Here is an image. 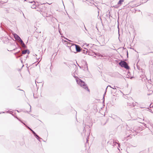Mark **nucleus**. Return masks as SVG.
Listing matches in <instances>:
<instances>
[{"label": "nucleus", "mask_w": 153, "mask_h": 153, "mask_svg": "<svg viewBox=\"0 0 153 153\" xmlns=\"http://www.w3.org/2000/svg\"><path fill=\"white\" fill-rule=\"evenodd\" d=\"M13 36L14 37V38L16 39V40H17L18 39V38H19V37L18 35H17L16 33H15L13 34Z\"/></svg>", "instance_id": "nucleus-9"}, {"label": "nucleus", "mask_w": 153, "mask_h": 153, "mask_svg": "<svg viewBox=\"0 0 153 153\" xmlns=\"http://www.w3.org/2000/svg\"><path fill=\"white\" fill-rule=\"evenodd\" d=\"M152 126L153 127V125H152Z\"/></svg>", "instance_id": "nucleus-50"}, {"label": "nucleus", "mask_w": 153, "mask_h": 153, "mask_svg": "<svg viewBox=\"0 0 153 153\" xmlns=\"http://www.w3.org/2000/svg\"><path fill=\"white\" fill-rule=\"evenodd\" d=\"M19 38H18V39H17L16 40H17L18 41H19L21 39V38H20V37H19Z\"/></svg>", "instance_id": "nucleus-25"}, {"label": "nucleus", "mask_w": 153, "mask_h": 153, "mask_svg": "<svg viewBox=\"0 0 153 153\" xmlns=\"http://www.w3.org/2000/svg\"><path fill=\"white\" fill-rule=\"evenodd\" d=\"M30 51L28 49H27L23 51H22V53H21L20 52V51H19L14 53V55H17L18 58V57H19L20 56H22V54H24L26 53H27L28 54H29L30 53Z\"/></svg>", "instance_id": "nucleus-3"}, {"label": "nucleus", "mask_w": 153, "mask_h": 153, "mask_svg": "<svg viewBox=\"0 0 153 153\" xmlns=\"http://www.w3.org/2000/svg\"><path fill=\"white\" fill-rule=\"evenodd\" d=\"M43 3L42 5L39 6V8L37 10L39 11H41V12H46V7L43 5L44 4Z\"/></svg>", "instance_id": "nucleus-4"}, {"label": "nucleus", "mask_w": 153, "mask_h": 153, "mask_svg": "<svg viewBox=\"0 0 153 153\" xmlns=\"http://www.w3.org/2000/svg\"><path fill=\"white\" fill-rule=\"evenodd\" d=\"M151 53H153V52H151Z\"/></svg>", "instance_id": "nucleus-48"}, {"label": "nucleus", "mask_w": 153, "mask_h": 153, "mask_svg": "<svg viewBox=\"0 0 153 153\" xmlns=\"http://www.w3.org/2000/svg\"><path fill=\"white\" fill-rule=\"evenodd\" d=\"M132 104H131V105H129L132 106Z\"/></svg>", "instance_id": "nucleus-36"}, {"label": "nucleus", "mask_w": 153, "mask_h": 153, "mask_svg": "<svg viewBox=\"0 0 153 153\" xmlns=\"http://www.w3.org/2000/svg\"><path fill=\"white\" fill-rule=\"evenodd\" d=\"M28 128L29 129L32 131L33 134V132H35L29 127H28Z\"/></svg>", "instance_id": "nucleus-20"}, {"label": "nucleus", "mask_w": 153, "mask_h": 153, "mask_svg": "<svg viewBox=\"0 0 153 153\" xmlns=\"http://www.w3.org/2000/svg\"><path fill=\"white\" fill-rule=\"evenodd\" d=\"M98 56H100V57H102V56L101 54H100L99 53V54L98 55Z\"/></svg>", "instance_id": "nucleus-28"}, {"label": "nucleus", "mask_w": 153, "mask_h": 153, "mask_svg": "<svg viewBox=\"0 0 153 153\" xmlns=\"http://www.w3.org/2000/svg\"><path fill=\"white\" fill-rule=\"evenodd\" d=\"M75 49L76 52H80L81 51L82 49L79 45L76 44Z\"/></svg>", "instance_id": "nucleus-6"}, {"label": "nucleus", "mask_w": 153, "mask_h": 153, "mask_svg": "<svg viewBox=\"0 0 153 153\" xmlns=\"http://www.w3.org/2000/svg\"><path fill=\"white\" fill-rule=\"evenodd\" d=\"M74 77L76 78V77ZM77 77V78H76V80L77 83L86 90H87L88 92H90V90L88 88V86L86 85L85 82L81 79L79 78L78 77Z\"/></svg>", "instance_id": "nucleus-1"}, {"label": "nucleus", "mask_w": 153, "mask_h": 153, "mask_svg": "<svg viewBox=\"0 0 153 153\" xmlns=\"http://www.w3.org/2000/svg\"><path fill=\"white\" fill-rule=\"evenodd\" d=\"M79 77L80 78H82V77Z\"/></svg>", "instance_id": "nucleus-45"}, {"label": "nucleus", "mask_w": 153, "mask_h": 153, "mask_svg": "<svg viewBox=\"0 0 153 153\" xmlns=\"http://www.w3.org/2000/svg\"><path fill=\"white\" fill-rule=\"evenodd\" d=\"M149 83H153V77H145Z\"/></svg>", "instance_id": "nucleus-7"}, {"label": "nucleus", "mask_w": 153, "mask_h": 153, "mask_svg": "<svg viewBox=\"0 0 153 153\" xmlns=\"http://www.w3.org/2000/svg\"><path fill=\"white\" fill-rule=\"evenodd\" d=\"M68 44L69 45H70L67 46V47L70 48V50L72 52H74L73 51V50L75 49V45L76 44L71 45V43H69Z\"/></svg>", "instance_id": "nucleus-5"}, {"label": "nucleus", "mask_w": 153, "mask_h": 153, "mask_svg": "<svg viewBox=\"0 0 153 153\" xmlns=\"http://www.w3.org/2000/svg\"><path fill=\"white\" fill-rule=\"evenodd\" d=\"M108 87H110L111 88H112L113 89H116V88H112V87H111V86H110V85H108V86H107V88H106V89L105 91V93H104V95H103V99H104V95H105V94L106 92V90H107V88H108Z\"/></svg>", "instance_id": "nucleus-10"}, {"label": "nucleus", "mask_w": 153, "mask_h": 153, "mask_svg": "<svg viewBox=\"0 0 153 153\" xmlns=\"http://www.w3.org/2000/svg\"><path fill=\"white\" fill-rule=\"evenodd\" d=\"M73 76L75 77V76Z\"/></svg>", "instance_id": "nucleus-44"}, {"label": "nucleus", "mask_w": 153, "mask_h": 153, "mask_svg": "<svg viewBox=\"0 0 153 153\" xmlns=\"http://www.w3.org/2000/svg\"><path fill=\"white\" fill-rule=\"evenodd\" d=\"M39 141H40V139H42L41 138L39 137V138H38L37 139Z\"/></svg>", "instance_id": "nucleus-29"}, {"label": "nucleus", "mask_w": 153, "mask_h": 153, "mask_svg": "<svg viewBox=\"0 0 153 153\" xmlns=\"http://www.w3.org/2000/svg\"><path fill=\"white\" fill-rule=\"evenodd\" d=\"M21 90V91H23V92H24V93H25L24 91L23 90Z\"/></svg>", "instance_id": "nucleus-33"}, {"label": "nucleus", "mask_w": 153, "mask_h": 153, "mask_svg": "<svg viewBox=\"0 0 153 153\" xmlns=\"http://www.w3.org/2000/svg\"><path fill=\"white\" fill-rule=\"evenodd\" d=\"M17 89L20 90L19 89V88H18Z\"/></svg>", "instance_id": "nucleus-38"}, {"label": "nucleus", "mask_w": 153, "mask_h": 153, "mask_svg": "<svg viewBox=\"0 0 153 153\" xmlns=\"http://www.w3.org/2000/svg\"><path fill=\"white\" fill-rule=\"evenodd\" d=\"M127 78L129 79L130 78L131 79H132L133 78H134V77H126Z\"/></svg>", "instance_id": "nucleus-23"}, {"label": "nucleus", "mask_w": 153, "mask_h": 153, "mask_svg": "<svg viewBox=\"0 0 153 153\" xmlns=\"http://www.w3.org/2000/svg\"><path fill=\"white\" fill-rule=\"evenodd\" d=\"M33 3H34L33 4V5L31 6V7L33 9H36V8L35 4V2H34Z\"/></svg>", "instance_id": "nucleus-12"}, {"label": "nucleus", "mask_w": 153, "mask_h": 153, "mask_svg": "<svg viewBox=\"0 0 153 153\" xmlns=\"http://www.w3.org/2000/svg\"><path fill=\"white\" fill-rule=\"evenodd\" d=\"M127 57H128V51H127Z\"/></svg>", "instance_id": "nucleus-30"}, {"label": "nucleus", "mask_w": 153, "mask_h": 153, "mask_svg": "<svg viewBox=\"0 0 153 153\" xmlns=\"http://www.w3.org/2000/svg\"><path fill=\"white\" fill-rule=\"evenodd\" d=\"M152 107H153V105H152Z\"/></svg>", "instance_id": "nucleus-49"}, {"label": "nucleus", "mask_w": 153, "mask_h": 153, "mask_svg": "<svg viewBox=\"0 0 153 153\" xmlns=\"http://www.w3.org/2000/svg\"><path fill=\"white\" fill-rule=\"evenodd\" d=\"M96 28H97V30H98V28H97V26H96Z\"/></svg>", "instance_id": "nucleus-39"}, {"label": "nucleus", "mask_w": 153, "mask_h": 153, "mask_svg": "<svg viewBox=\"0 0 153 153\" xmlns=\"http://www.w3.org/2000/svg\"><path fill=\"white\" fill-rule=\"evenodd\" d=\"M84 26V27L85 28V30H87V29H86L85 26V25H84V23L83 22H82V24H81V26H80V27H82V26Z\"/></svg>", "instance_id": "nucleus-18"}, {"label": "nucleus", "mask_w": 153, "mask_h": 153, "mask_svg": "<svg viewBox=\"0 0 153 153\" xmlns=\"http://www.w3.org/2000/svg\"><path fill=\"white\" fill-rule=\"evenodd\" d=\"M120 6V4H117L114 6V7L115 8H118V7H119Z\"/></svg>", "instance_id": "nucleus-14"}, {"label": "nucleus", "mask_w": 153, "mask_h": 153, "mask_svg": "<svg viewBox=\"0 0 153 153\" xmlns=\"http://www.w3.org/2000/svg\"><path fill=\"white\" fill-rule=\"evenodd\" d=\"M82 51H83V53L85 54H86L88 52L87 51H86L85 50H83Z\"/></svg>", "instance_id": "nucleus-19"}, {"label": "nucleus", "mask_w": 153, "mask_h": 153, "mask_svg": "<svg viewBox=\"0 0 153 153\" xmlns=\"http://www.w3.org/2000/svg\"><path fill=\"white\" fill-rule=\"evenodd\" d=\"M16 49V48L14 49L13 50V51H15Z\"/></svg>", "instance_id": "nucleus-34"}, {"label": "nucleus", "mask_w": 153, "mask_h": 153, "mask_svg": "<svg viewBox=\"0 0 153 153\" xmlns=\"http://www.w3.org/2000/svg\"><path fill=\"white\" fill-rule=\"evenodd\" d=\"M21 45H22V47L24 48H27V46H26L25 44L24 43V42H23V43H22Z\"/></svg>", "instance_id": "nucleus-16"}, {"label": "nucleus", "mask_w": 153, "mask_h": 153, "mask_svg": "<svg viewBox=\"0 0 153 153\" xmlns=\"http://www.w3.org/2000/svg\"><path fill=\"white\" fill-rule=\"evenodd\" d=\"M88 139L87 138V141H86V142L87 143L88 142Z\"/></svg>", "instance_id": "nucleus-32"}, {"label": "nucleus", "mask_w": 153, "mask_h": 153, "mask_svg": "<svg viewBox=\"0 0 153 153\" xmlns=\"http://www.w3.org/2000/svg\"><path fill=\"white\" fill-rule=\"evenodd\" d=\"M73 65H74V66H76V65H75L74 64Z\"/></svg>", "instance_id": "nucleus-35"}, {"label": "nucleus", "mask_w": 153, "mask_h": 153, "mask_svg": "<svg viewBox=\"0 0 153 153\" xmlns=\"http://www.w3.org/2000/svg\"><path fill=\"white\" fill-rule=\"evenodd\" d=\"M120 6V4H117L114 6V7L115 8H118V7H119Z\"/></svg>", "instance_id": "nucleus-13"}, {"label": "nucleus", "mask_w": 153, "mask_h": 153, "mask_svg": "<svg viewBox=\"0 0 153 153\" xmlns=\"http://www.w3.org/2000/svg\"><path fill=\"white\" fill-rule=\"evenodd\" d=\"M123 81H126V82L127 81H128V80H127L126 79H125V78H123Z\"/></svg>", "instance_id": "nucleus-24"}, {"label": "nucleus", "mask_w": 153, "mask_h": 153, "mask_svg": "<svg viewBox=\"0 0 153 153\" xmlns=\"http://www.w3.org/2000/svg\"><path fill=\"white\" fill-rule=\"evenodd\" d=\"M33 135L37 139L39 138V136L35 132H33Z\"/></svg>", "instance_id": "nucleus-15"}, {"label": "nucleus", "mask_w": 153, "mask_h": 153, "mask_svg": "<svg viewBox=\"0 0 153 153\" xmlns=\"http://www.w3.org/2000/svg\"><path fill=\"white\" fill-rule=\"evenodd\" d=\"M95 54L97 56H98V55L99 54V53H95Z\"/></svg>", "instance_id": "nucleus-27"}, {"label": "nucleus", "mask_w": 153, "mask_h": 153, "mask_svg": "<svg viewBox=\"0 0 153 153\" xmlns=\"http://www.w3.org/2000/svg\"><path fill=\"white\" fill-rule=\"evenodd\" d=\"M146 124H145V125H144V126H146Z\"/></svg>", "instance_id": "nucleus-43"}, {"label": "nucleus", "mask_w": 153, "mask_h": 153, "mask_svg": "<svg viewBox=\"0 0 153 153\" xmlns=\"http://www.w3.org/2000/svg\"><path fill=\"white\" fill-rule=\"evenodd\" d=\"M86 66L87 67V68H88V67L87 66V64H86Z\"/></svg>", "instance_id": "nucleus-37"}, {"label": "nucleus", "mask_w": 153, "mask_h": 153, "mask_svg": "<svg viewBox=\"0 0 153 153\" xmlns=\"http://www.w3.org/2000/svg\"><path fill=\"white\" fill-rule=\"evenodd\" d=\"M64 63H65V64H66V63H65V62H64Z\"/></svg>", "instance_id": "nucleus-42"}, {"label": "nucleus", "mask_w": 153, "mask_h": 153, "mask_svg": "<svg viewBox=\"0 0 153 153\" xmlns=\"http://www.w3.org/2000/svg\"><path fill=\"white\" fill-rule=\"evenodd\" d=\"M30 3H32L33 2H30Z\"/></svg>", "instance_id": "nucleus-40"}, {"label": "nucleus", "mask_w": 153, "mask_h": 153, "mask_svg": "<svg viewBox=\"0 0 153 153\" xmlns=\"http://www.w3.org/2000/svg\"><path fill=\"white\" fill-rule=\"evenodd\" d=\"M2 113H4V112H2Z\"/></svg>", "instance_id": "nucleus-41"}, {"label": "nucleus", "mask_w": 153, "mask_h": 153, "mask_svg": "<svg viewBox=\"0 0 153 153\" xmlns=\"http://www.w3.org/2000/svg\"><path fill=\"white\" fill-rule=\"evenodd\" d=\"M30 109L31 108V106L30 105Z\"/></svg>", "instance_id": "nucleus-46"}, {"label": "nucleus", "mask_w": 153, "mask_h": 153, "mask_svg": "<svg viewBox=\"0 0 153 153\" xmlns=\"http://www.w3.org/2000/svg\"><path fill=\"white\" fill-rule=\"evenodd\" d=\"M19 42L21 43V44L24 42L22 39H21Z\"/></svg>", "instance_id": "nucleus-21"}, {"label": "nucleus", "mask_w": 153, "mask_h": 153, "mask_svg": "<svg viewBox=\"0 0 153 153\" xmlns=\"http://www.w3.org/2000/svg\"><path fill=\"white\" fill-rule=\"evenodd\" d=\"M35 82L36 83V82H37L38 83H40L42 82V81H39L38 80V79L37 78L35 80Z\"/></svg>", "instance_id": "nucleus-17"}, {"label": "nucleus", "mask_w": 153, "mask_h": 153, "mask_svg": "<svg viewBox=\"0 0 153 153\" xmlns=\"http://www.w3.org/2000/svg\"><path fill=\"white\" fill-rule=\"evenodd\" d=\"M111 144H112V145L114 146L115 145H116V144H117L118 145V146H119V147H120V144L119 143H117V142H115V143L114 142V141L113 140V141H112L111 142Z\"/></svg>", "instance_id": "nucleus-8"}, {"label": "nucleus", "mask_w": 153, "mask_h": 153, "mask_svg": "<svg viewBox=\"0 0 153 153\" xmlns=\"http://www.w3.org/2000/svg\"><path fill=\"white\" fill-rule=\"evenodd\" d=\"M119 64L121 67H124L127 69H129L130 68L128 64L124 61L121 60V61L119 62Z\"/></svg>", "instance_id": "nucleus-2"}, {"label": "nucleus", "mask_w": 153, "mask_h": 153, "mask_svg": "<svg viewBox=\"0 0 153 153\" xmlns=\"http://www.w3.org/2000/svg\"><path fill=\"white\" fill-rule=\"evenodd\" d=\"M52 20H53L54 21H56V19L55 18H53Z\"/></svg>", "instance_id": "nucleus-22"}, {"label": "nucleus", "mask_w": 153, "mask_h": 153, "mask_svg": "<svg viewBox=\"0 0 153 153\" xmlns=\"http://www.w3.org/2000/svg\"><path fill=\"white\" fill-rule=\"evenodd\" d=\"M151 94H152L151 93V94H148L147 95H151Z\"/></svg>", "instance_id": "nucleus-31"}, {"label": "nucleus", "mask_w": 153, "mask_h": 153, "mask_svg": "<svg viewBox=\"0 0 153 153\" xmlns=\"http://www.w3.org/2000/svg\"><path fill=\"white\" fill-rule=\"evenodd\" d=\"M124 1V0H119V1L118 2V4H120V6L122 4L123 2Z\"/></svg>", "instance_id": "nucleus-11"}, {"label": "nucleus", "mask_w": 153, "mask_h": 153, "mask_svg": "<svg viewBox=\"0 0 153 153\" xmlns=\"http://www.w3.org/2000/svg\"><path fill=\"white\" fill-rule=\"evenodd\" d=\"M12 111H7L6 112L7 113H10V112H11Z\"/></svg>", "instance_id": "nucleus-26"}, {"label": "nucleus", "mask_w": 153, "mask_h": 153, "mask_svg": "<svg viewBox=\"0 0 153 153\" xmlns=\"http://www.w3.org/2000/svg\"><path fill=\"white\" fill-rule=\"evenodd\" d=\"M59 32L60 33V30H59Z\"/></svg>", "instance_id": "nucleus-47"}]
</instances>
